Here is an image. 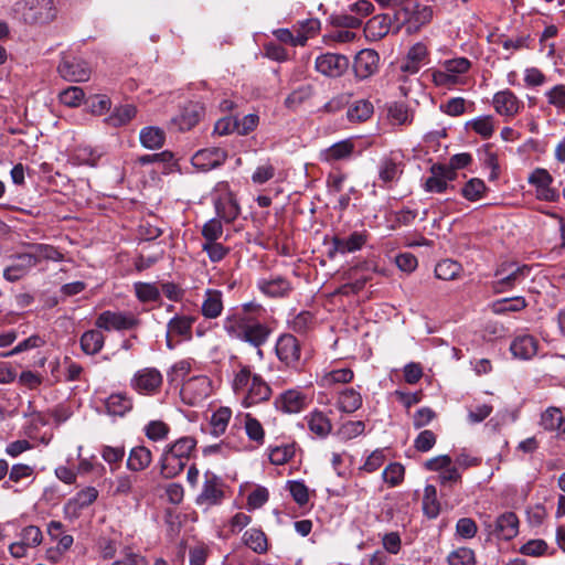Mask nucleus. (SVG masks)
I'll use <instances>...</instances> for the list:
<instances>
[{
	"label": "nucleus",
	"instance_id": "7",
	"mask_svg": "<svg viewBox=\"0 0 565 565\" xmlns=\"http://www.w3.org/2000/svg\"><path fill=\"white\" fill-rule=\"evenodd\" d=\"M223 480L212 471H205L204 482L195 503L201 507H214L223 502L225 498Z\"/></svg>",
	"mask_w": 565,
	"mask_h": 565
},
{
	"label": "nucleus",
	"instance_id": "20",
	"mask_svg": "<svg viewBox=\"0 0 565 565\" xmlns=\"http://www.w3.org/2000/svg\"><path fill=\"white\" fill-rule=\"evenodd\" d=\"M430 173L424 184L426 192L443 193L447 190L448 182L456 178V172L444 164H434L430 168Z\"/></svg>",
	"mask_w": 565,
	"mask_h": 565
},
{
	"label": "nucleus",
	"instance_id": "42",
	"mask_svg": "<svg viewBox=\"0 0 565 565\" xmlns=\"http://www.w3.org/2000/svg\"><path fill=\"white\" fill-rule=\"evenodd\" d=\"M139 139L147 149H160L166 141L164 131L154 126H148L140 130Z\"/></svg>",
	"mask_w": 565,
	"mask_h": 565
},
{
	"label": "nucleus",
	"instance_id": "8",
	"mask_svg": "<svg viewBox=\"0 0 565 565\" xmlns=\"http://www.w3.org/2000/svg\"><path fill=\"white\" fill-rule=\"evenodd\" d=\"M163 383L162 374L156 367L138 370L130 380V387L141 395L152 396L159 393Z\"/></svg>",
	"mask_w": 565,
	"mask_h": 565
},
{
	"label": "nucleus",
	"instance_id": "63",
	"mask_svg": "<svg viewBox=\"0 0 565 565\" xmlns=\"http://www.w3.org/2000/svg\"><path fill=\"white\" fill-rule=\"evenodd\" d=\"M85 93L83 88L78 86H70L60 93V102L68 107H77L84 100Z\"/></svg>",
	"mask_w": 565,
	"mask_h": 565
},
{
	"label": "nucleus",
	"instance_id": "11",
	"mask_svg": "<svg viewBox=\"0 0 565 565\" xmlns=\"http://www.w3.org/2000/svg\"><path fill=\"white\" fill-rule=\"evenodd\" d=\"M139 324V320L128 312L106 310L95 320L96 328L105 331L131 330Z\"/></svg>",
	"mask_w": 565,
	"mask_h": 565
},
{
	"label": "nucleus",
	"instance_id": "17",
	"mask_svg": "<svg viewBox=\"0 0 565 565\" xmlns=\"http://www.w3.org/2000/svg\"><path fill=\"white\" fill-rule=\"evenodd\" d=\"M370 238L367 231H355L352 232L348 237L333 236L331 244L332 248L329 252V256L333 257L335 253L349 254L361 250Z\"/></svg>",
	"mask_w": 565,
	"mask_h": 565
},
{
	"label": "nucleus",
	"instance_id": "39",
	"mask_svg": "<svg viewBox=\"0 0 565 565\" xmlns=\"http://www.w3.org/2000/svg\"><path fill=\"white\" fill-rule=\"evenodd\" d=\"M195 317L175 316L168 322V335L175 334L190 340L192 338V326Z\"/></svg>",
	"mask_w": 565,
	"mask_h": 565
},
{
	"label": "nucleus",
	"instance_id": "51",
	"mask_svg": "<svg viewBox=\"0 0 565 565\" xmlns=\"http://www.w3.org/2000/svg\"><path fill=\"white\" fill-rule=\"evenodd\" d=\"M423 511L429 519H435L439 514L440 505L437 500V490L433 484H427L424 489Z\"/></svg>",
	"mask_w": 565,
	"mask_h": 565
},
{
	"label": "nucleus",
	"instance_id": "23",
	"mask_svg": "<svg viewBox=\"0 0 565 565\" xmlns=\"http://www.w3.org/2000/svg\"><path fill=\"white\" fill-rule=\"evenodd\" d=\"M306 397L297 390H288L275 399V407L288 414L299 413L305 408Z\"/></svg>",
	"mask_w": 565,
	"mask_h": 565
},
{
	"label": "nucleus",
	"instance_id": "25",
	"mask_svg": "<svg viewBox=\"0 0 565 565\" xmlns=\"http://www.w3.org/2000/svg\"><path fill=\"white\" fill-rule=\"evenodd\" d=\"M493 533L498 539L512 540L519 533V519L514 512H504L494 523Z\"/></svg>",
	"mask_w": 565,
	"mask_h": 565
},
{
	"label": "nucleus",
	"instance_id": "3",
	"mask_svg": "<svg viewBox=\"0 0 565 565\" xmlns=\"http://www.w3.org/2000/svg\"><path fill=\"white\" fill-rule=\"evenodd\" d=\"M471 66L472 63L469 58L458 56L441 61L438 67L429 70V74L436 87L454 89L466 84V76Z\"/></svg>",
	"mask_w": 565,
	"mask_h": 565
},
{
	"label": "nucleus",
	"instance_id": "29",
	"mask_svg": "<svg viewBox=\"0 0 565 565\" xmlns=\"http://www.w3.org/2000/svg\"><path fill=\"white\" fill-rule=\"evenodd\" d=\"M403 162L396 161L393 157H384L379 163V179L384 184L395 183L403 174Z\"/></svg>",
	"mask_w": 565,
	"mask_h": 565
},
{
	"label": "nucleus",
	"instance_id": "2",
	"mask_svg": "<svg viewBox=\"0 0 565 565\" xmlns=\"http://www.w3.org/2000/svg\"><path fill=\"white\" fill-rule=\"evenodd\" d=\"M266 319L267 310L260 303L246 302L239 311L226 316L223 329L231 338L257 348L258 354L262 355L260 347L268 341L271 333Z\"/></svg>",
	"mask_w": 565,
	"mask_h": 565
},
{
	"label": "nucleus",
	"instance_id": "13",
	"mask_svg": "<svg viewBox=\"0 0 565 565\" xmlns=\"http://www.w3.org/2000/svg\"><path fill=\"white\" fill-rule=\"evenodd\" d=\"M276 354L280 362L291 369L300 365L301 347L296 337L290 333L281 334L276 342Z\"/></svg>",
	"mask_w": 565,
	"mask_h": 565
},
{
	"label": "nucleus",
	"instance_id": "40",
	"mask_svg": "<svg viewBox=\"0 0 565 565\" xmlns=\"http://www.w3.org/2000/svg\"><path fill=\"white\" fill-rule=\"evenodd\" d=\"M491 311L495 315H507L510 312H519L527 307L524 297L518 296L512 298H503L491 303Z\"/></svg>",
	"mask_w": 565,
	"mask_h": 565
},
{
	"label": "nucleus",
	"instance_id": "10",
	"mask_svg": "<svg viewBox=\"0 0 565 565\" xmlns=\"http://www.w3.org/2000/svg\"><path fill=\"white\" fill-rule=\"evenodd\" d=\"M57 72L63 79L72 83L87 82L92 75L88 63L73 55L62 56Z\"/></svg>",
	"mask_w": 565,
	"mask_h": 565
},
{
	"label": "nucleus",
	"instance_id": "36",
	"mask_svg": "<svg viewBox=\"0 0 565 565\" xmlns=\"http://www.w3.org/2000/svg\"><path fill=\"white\" fill-rule=\"evenodd\" d=\"M79 343L85 354L95 355L103 349L105 337L98 328L87 330L81 335Z\"/></svg>",
	"mask_w": 565,
	"mask_h": 565
},
{
	"label": "nucleus",
	"instance_id": "19",
	"mask_svg": "<svg viewBox=\"0 0 565 565\" xmlns=\"http://www.w3.org/2000/svg\"><path fill=\"white\" fill-rule=\"evenodd\" d=\"M227 158V152L217 147L201 149L192 157V163L202 171H209L222 166Z\"/></svg>",
	"mask_w": 565,
	"mask_h": 565
},
{
	"label": "nucleus",
	"instance_id": "27",
	"mask_svg": "<svg viewBox=\"0 0 565 565\" xmlns=\"http://www.w3.org/2000/svg\"><path fill=\"white\" fill-rule=\"evenodd\" d=\"M159 466L161 477L164 479H172L184 470L186 463L172 454L168 448H164L159 460Z\"/></svg>",
	"mask_w": 565,
	"mask_h": 565
},
{
	"label": "nucleus",
	"instance_id": "47",
	"mask_svg": "<svg viewBox=\"0 0 565 565\" xmlns=\"http://www.w3.org/2000/svg\"><path fill=\"white\" fill-rule=\"evenodd\" d=\"M387 119L392 125H409L413 115L404 103L394 102L387 105Z\"/></svg>",
	"mask_w": 565,
	"mask_h": 565
},
{
	"label": "nucleus",
	"instance_id": "24",
	"mask_svg": "<svg viewBox=\"0 0 565 565\" xmlns=\"http://www.w3.org/2000/svg\"><path fill=\"white\" fill-rule=\"evenodd\" d=\"M257 288L268 297H285L291 291V284L282 276H271L258 279Z\"/></svg>",
	"mask_w": 565,
	"mask_h": 565
},
{
	"label": "nucleus",
	"instance_id": "62",
	"mask_svg": "<svg viewBox=\"0 0 565 565\" xmlns=\"http://www.w3.org/2000/svg\"><path fill=\"white\" fill-rule=\"evenodd\" d=\"M447 562L449 565H476L475 552L468 547H459L448 555Z\"/></svg>",
	"mask_w": 565,
	"mask_h": 565
},
{
	"label": "nucleus",
	"instance_id": "55",
	"mask_svg": "<svg viewBox=\"0 0 565 565\" xmlns=\"http://www.w3.org/2000/svg\"><path fill=\"white\" fill-rule=\"evenodd\" d=\"M134 289L141 302H154L160 299V290L154 284L138 281L134 284Z\"/></svg>",
	"mask_w": 565,
	"mask_h": 565
},
{
	"label": "nucleus",
	"instance_id": "18",
	"mask_svg": "<svg viewBox=\"0 0 565 565\" xmlns=\"http://www.w3.org/2000/svg\"><path fill=\"white\" fill-rule=\"evenodd\" d=\"M492 104L494 110L507 118L515 117L523 108V102L510 89L495 93Z\"/></svg>",
	"mask_w": 565,
	"mask_h": 565
},
{
	"label": "nucleus",
	"instance_id": "16",
	"mask_svg": "<svg viewBox=\"0 0 565 565\" xmlns=\"http://www.w3.org/2000/svg\"><path fill=\"white\" fill-rule=\"evenodd\" d=\"M349 58L342 54L326 53L316 58L317 72L328 77H340L349 67Z\"/></svg>",
	"mask_w": 565,
	"mask_h": 565
},
{
	"label": "nucleus",
	"instance_id": "46",
	"mask_svg": "<svg viewBox=\"0 0 565 565\" xmlns=\"http://www.w3.org/2000/svg\"><path fill=\"white\" fill-rule=\"evenodd\" d=\"M137 114V108L132 104H125L115 107L113 113L105 119L109 126L120 127L127 125Z\"/></svg>",
	"mask_w": 565,
	"mask_h": 565
},
{
	"label": "nucleus",
	"instance_id": "50",
	"mask_svg": "<svg viewBox=\"0 0 565 565\" xmlns=\"http://www.w3.org/2000/svg\"><path fill=\"white\" fill-rule=\"evenodd\" d=\"M244 543L257 554L267 552L268 544L265 533L257 529H249L244 533Z\"/></svg>",
	"mask_w": 565,
	"mask_h": 565
},
{
	"label": "nucleus",
	"instance_id": "21",
	"mask_svg": "<svg viewBox=\"0 0 565 565\" xmlns=\"http://www.w3.org/2000/svg\"><path fill=\"white\" fill-rule=\"evenodd\" d=\"M379 54L371 49L360 51L354 58V73L360 79H365L373 75L379 66Z\"/></svg>",
	"mask_w": 565,
	"mask_h": 565
},
{
	"label": "nucleus",
	"instance_id": "1",
	"mask_svg": "<svg viewBox=\"0 0 565 565\" xmlns=\"http://www.w3.org/2000/svg\"><path fill=\"white\" fill-rule=\"evenodd\" d=\"M266 319L267 310L260 303L246 302L239 311L226 316L223 329L231 338L257 348L258 354L262 355L260 347L268 341L271 333Z\"/></svg>",
	"mask_w": 565,
	"mask_h": 565
},
{
	"label": "nucleus",
	"instance_id": "33",
	"mask_svg": "<svg viewBox=\"0 0 565 565\" xmlns=\"http://www.w3.org/2000/svg\"><path fill=\"white\" fill-rule=\"evenodd\" d=\"M152 461L150 449L145 446L131 448L127 459V469L132 472H139L147 469Z\"/></svg>",
	"mask_w": 565,
	"mask_h": 565
},
{
	"label": "nucleus",
	"instance_id": "34",
	"mask_svg": "<svg viewBox=\"0 0 565 565\" xmlns=\"http://www.w3.org/2000/svg\"><path fill=\"white\" fill-rule=\"evenodd\" d=\"M308 428L320 438H326L332 429L329 417L321 411L315 409L306 416Z\"/></svg>",
	"mask_w": 565,
	"mask_h": 565
},
{
	"label": "nucleus",
	"instance_id": "45",
	"mask_svg": "<svg viewBox=\"0 0 565 565\" xmlns=\"http://www.w3.org/2000/svg\"><path fill=\"white\" fill-rule=\"evenodd\" d=\"M466 128L473 130L483 139H489L494 132V118L491 115L476 117L466 122Z\"/></svg>",
	"mask_w": 565,
	"mask_h": 565
},
{
	"label": "nucleus",
	"instance_id": "49",
	"mask_svg": "<svg viewBox=\"0 0 565 565\" xmlns=\"http://www.w3.org/2000/svg\"><path fill=\"white\" fill-rule=\"evenodd\" d=\"M232 417V411L228 407L217 408L211 416V434L215 437L223 435Z\"/></svg>",
	"mask_w": 565,
	"mask_h": 565
},
{
	"label": "nucleus",
	"instance_id": "9",
	"mask_svg": "<svg viewBox=\"0 0 565 565\" xmlns=\"http://www.w3.org/2000/svg\"><path fill=\"white\" fill-rule=\"evenodd\" d=\"M212 392L211 381L207 376H193L185 381L181 387L180 395L183 403L196 406L204 402Z\"/></svg>",
	"mask_w": 565,
	"mask_h": 565
},
{
	"label": "nucleus",
	"instance_id": "31",
	"mask_svg": "<svg viewBox=\"0 0 565 565\" xmlns=\"http://www.w3.org/2000/svg\"><path fill=\"white\" fill-rule=\"evenodd\" d=\"M64 529L65 526L61 521L53 520L47 523L46 532L51 541L56 543L55 547L62 552H68L74 544V537L66 534Z\"/></svg>",
	"mask_w": 565,
	"mask_h": 565
},
{
	"label": "nucleus",
	"instance_id": "48",
	"mask_svg": "<svg viewBox=\"0 0 565 565\" xmlns=\"http://www.w3.org/2000/svg\"><path fill=\"white\" fill-rule=\"evenodd\" d=\"M97 498L98 490L95 487H86L78 491L73 499L68 500L66 508L73 509L74 511L82 510L94 503Z\"/></svg>",
	"mask_w": 565,
	"mask_h": 565
},
{
	"label": "nucleus",
	"instance_id": "44",
	"mask_svg": "<svg viewBox=\"0 0 565 565\" xmlns=\"http://www.w3.org/2000/svg\"><path fill=\"white\" fill-rule=\"evenodd\" d=\"M30 254L36 259V265L42 260L62 262L64 255L54 246L49 244H30Z\"/></svg>",
	"mask_w": 565,
	"mask_h": 565
},
{
	"label": "nucleus",
	"instance_id": "54",
	"mask_svg": "<svg viewBox=\"0 0 565 565\" xmlns=\"http://www.w3.org/2000/svg\"><path fill=\"white\" fill-rule=\"evenodd\" d=\"M313 95V87L309 84L299 86L292 90L285 99V106L289 109H297Z\"/></svg>",
	"mask_w": 565,
	"mask_h": 565
},
{
	"label": "nucleus",
	"instance_id": "30",
	"mask_svg": "<svg viewBox=\"0 0 565 565\" xmlns=\"http://www.w3.org/2000/svg\"><path fill=\"white\" fill-rule=\"evenodd\" d=\"M510 351L515 358L529 360L537 352V340L530 334L519 335L512 341Z\"/></svg>",
	"mask_w": 565,
	"mask_h": 565
},
{
	"label": "nucleus",
	"instance_id": "59",
	"mask_svg": "<svg viewBox=\"0 0 565 565\" xmlns=\"http://www.w3.org/2000/svg\"><path fill=\"white\" fill-rule=\"evenodd\" d=\"M218 217L225 220L227 223L234 221L239 214V206L231 196L221 200L216 204Z\"/></svg>",
	"mask_w": 565,
	"mask_h": 565
},
{
	"label": "nucleus",
	"instance_id": "35",
	"mask_svg": "<svg viewBox=\"0 0 565 565\" xmlns=\"http://www.w3.org/2000/svg\"><path fill=\"white\" fill-rule=\"evenodd\" d=\"M391 23L392 18L388 14H377L366 22L364 30L370 39L376 41L388 34Z\"/></svg>",
	"mask_w": 565,
	"mask_h": 565
},
{
	"label": "nucleus",
	"instance_id": "4",
	"mask_svg": "<svg viewBox=\"0 0 565 565\" xmlns=\"http://www.w3.org/2000/svg\"><path fill=\"white\" fill-rule=\"evenodd\" d=\"M247 386V393L243 401L246 407L268 401L271 396V388L263 377L252 374L250 367L244 365L234 377L233 388L239 393L244 392Z\"/></svg>",
	"mask_w": 565,
	"mask_h": 565
},
{
	"label": "nucleus",
	"instance_id": "38",
	"mask_svg": "<svg viewBox=\"0 0 565 565\" xmlns=\"http://www.w3.org/2000/svg\"><path fill=\"white\" fill-rule=\"evenodd\" d=\"M362 406V395L352 387L339 392L337 407L343 413H354Z\"/></svg>",
	"mask_w": 565,
	"mask_h": 565
},
{
	"label": "nucleus",
	"instance_id": "12",
	"mask_svg": "<svg viewBox=\"0 0 565 565\" xmlns=\"http://www.w3.org/2000/svg\"><path fill=\"white\" fill-rule=\"evenodd\" d=\"M14 10L20 13L28 23L45 22L52 18L51 0H20Z\"/></svg>",
	"mask_w": 565,
	"mask_h": 565
},
{
	"label": "nucleus",
	"instance_id": "28",
	"mask_svg": "<svg viewBox=\"0 0 565 565\" xmlns=\"http://www.w3.org/2000/svg\"><path fill=\"white\" fill-rule=\"evenodd\" d=\"M106 412L111 416H125L132 409V398L124 392L110 394L104 402Z\"/></svg>",
	"mask_w": 565,
	"mask_h": 565
},
{
	"label": "nucleus",
	"instance_id": "52",
	"mask_svg": "<svg viewBox=\"0 0 565 565\" xmlns=\"http://www.w3.org/2000/svg\"><path fill=\"white\" fill-rule=\"evenodd\" d=\"M244 428L249 440L262 446L265 441V430L260 422L250 414L244 416Z\"/></svg>",
	"mask_w": 565,
	"mask_h": 565
},
{
	"label": "nucleus",
	"instance_id": "56",
	"mask_svg": "<svg viewBox=\"0 0 565 565\" xmlns=\"http://www.w3.org/2000/svg\"><path fill=\"white\" fill-rule=\"evenodd\" d=\"M461 270L459 263L451 259H444L435 267V276L441 280L455 279Z\"/></svg>",
	"mask_w": 565,
	"mask_h": 565
},
{
	"label": "nucleus",
	"instance_id": "57",
	"mask_svg": "<svg viewBox=\"0 0 565 565\" xmlns=\"http://www.w3.org/2000/svg\"><path fill=\"white\" fill-rule=\"evenodd\" d=\"M125 447L118 446H103L100 449L102 458L110 466V470L115 471L120 467V463L125 457Z\"/></svg>",
	"mask_w": 565,
	"mask_h": 565
},
{
	"label": "nucleus",
	"instance_id": "32",
	"mask_svg": "<svg viewBox=\"0 0 565 565\" xmlns=\"http://www.w3.org/2000/svg\"><path fill=\"white\" fill-rule=\"evenodd\" d=\"M201 109L198 104L190 103L178 117L172 118L171 124L181 131L190 130L200 121Z\"/></svg>",
	"mask_w": 565,
	"mask_h": 565
},
{
	"label": "nucleus",
	"instance_id": "61",
	"mask_svg": "<svg viewBox=\"0 0 565 565\" xmlns=\"http://www.w3.org/2000/svg\"><path fill=\"white\" fill-rule=\"evenodd\" d=\"M486 190L484 182L481 179L473 178L463 185L461 194L469 201H478L483 196Z\"/></svg>",
	"mask_w": 565,
	"mask_h": 565
},
{
	"label": "nucleus",
	"instance_id": "43",
	"mask_svg": "<svg viewBox=\"0 0 565 565\" xmlns=\"http://www.w3.org/2000/svg\"><path fill=\"white\" fill-rule=\"evenodd\" d=\"M196 447V440L193 437L184 436L177 439L174 443L166 446L172 454L183 460L185 463L190 460Z\"/></svg>",
	"mask_w": 565,
	"mask_h": 565
},
{
	"label": "nucleus",
	"instance_id": "6",
	"mask_svg": "<svg viewBox=\"0 0 565 565\" xmlns=\"http://www.w3.org/2000/svg\"><path fill=\"white\" fill-rule=\"evenodd\" d=\"M530 273L531 267L527 265H501L494 273L497 279L493 281L492 288L497 294L507 292L522 284L530 276Z\"/></svg>",
	"mask_w": 565,
	"mask_h": 565
},
{
	"label": "nucleus",
	"instance_id": "5",
	"mask_svg": "<svg viewBox=\"0 0 565 565\" xmlns=\"http://www.w3.org/2000/svg\"><path fill=\"white\" fill-rule=\"evenodd\" d=\"M434 8L428 4L414 3L412 7H402L394 18L399 20L403 17L401 24L396 26L395 32H398L401 26L405 28L408 35L418 33L424 26L428 25L434 19Z\"/></svg>",
	"mask_w": 565,
	"mask_h": 565
},
{
	"label": "nucleus",
	"instance_id": "22",
	"mask_svg": "<svg viewBox=\"0 0 565 565\" xmlns=\"http://www.w3.org/2000/svg\"><path fill=\"white\" fill-rule=\"evenodd\" d=\"M36 266V259L31 256L30 252L18 254L12 265L8 266L3 271V277L8 281H18L31 268Z\"/></svg>",
	"mask_w": 565,
	"mask_h": 565
},
{
	"label": "nucleus",
	"instance_id": "64",
	"mask_svg": "<svg viewBox=\"0 0 565 565\" xmlns=\"http://www.w3.org/2000/svg\"><path fill=\"white\" fill-rule=\"evenodd\" d=\"M404 475L405 469L398 462L390 463L382 473L384 481L391 487L398 486L404 480Z\"/></svg>",
	"mask_w": 565,
	"mask_h": 565
},
{
	"label": "nucleus",
	"instance_id": "15",
	"mask_svg": "<svg viewBox=\"0 0 565 565\" xmlns=\"http://www.w3.org/2000/svg\"><path fill=\"white\" fill-rule=\"evenodd\" d=\"M43 541V534L39 526L28 525L19 534V541L10 544L9 552L14 558L26 556L29 548L39 546Z\"/></svg>",
	"mask_w": 565,
	"mask_h": 565
},
{
	"label": "nucleus",
	"instance_id": "37",
	"mask_svg": "<svg viewBox=\"0 0 565 565\" xmlns=\"http://www.w3.org/2000/svg\"><path fill=\"white\" fill-rule=\"evenodd\" d=\"M354 145L351 140L345 139L333 143L321 152V159L326 162H333L351 157Z\"/></svg>",
	"mask_w": 565,
	"mask_h": 565
},
{
	"label": "nucleus",
	"instance_id": "26",
	"mask_svg": "<svg viewBox=\"0 0 565 565\" xmlns=\"http://www.w3.org/2000/svg\"><path fill=\"white\" fill-rule=\"evenodd\" d=\"M224 309L223 294L217 289H206L201 305V313L205 319L218 318Z\"/></svg>",
	"mask_w": 565,
	"mask_h": 565
},
{
	"label": "nucleus",
	"instance_id": "60",
	"mask_svg": "<svg viewBox=\"0 0 565 565\" xmlns=\"http://www.w3.org/2000/svg\"><path fill=\"white\" fill-rule=\"evenodd\" d=\"M354 373L351 369H338L332 370L323 375L322 377V385L323 386H330L332 384H347L350 383L353 380Z\"/></svg>",
	"mask_w": 565,
	"mask_h": 565
},
{
	"label": "nucleus",
	"instance_id": "58",
	"mask_svg": "<svg viewBox=\"0 0 565 565\" xmlns=\"http://www.w3.org/2000/svg\"><path fill=\"white\" fill-rule=\"evenodd\" d=\"M545 97L550 106L554 107L558 114L565 111V84H557L545 92Z\"/></svg>",
	"mask_w": 565,
	"mask_h": 565
},
{
	"label": "nucleus",
	"instance_id": "14",
	"mask_svg": "<svg viewBox=\"0 0 565 565\" xmlns=\"http://www.w3.org/2000/svg\"><path fill=\"white\" fill-rule=\"evenodd\" d=\"M527 181L535 188V195L539 200L546 202H556L558 200L559 193L552 186L554 179L546 169H534L530 173Z\"/></svg>",
	"mask_w": 565,
	"mask_h": 565
},
{
	"label": "nucleus",
	"instance_id": "53",
	"mask_svg": "<svg viewBox=\"0 0 565 565\" xmlns=\"http://www.w3.org/2000/svg\"><path fill=\"white\" fill-rule=\"evenodd\" d=\"M374 111V107L371 102L366 99H360L353 103L348 109V118L350 121H365Z\"/></svg>",
	"mask_w": 565,
	"mask_h": 565
},
{
	"label": "nucleus",
	"instance_id": "41",
	"mask_svg": "<svg viewBox=\"0 0 565 565\" xmlns=\"http://www.w3.org/2000/svg\"><path fill=\"white\" fill-rule=\"evenodd\" d=\"M139 479L137 475H119L114 482V494L126 497L141 494V490L137 487Z\"/></svg>",
	"mask_w": 565,
	"mask_h": 565
}]
</instances>
